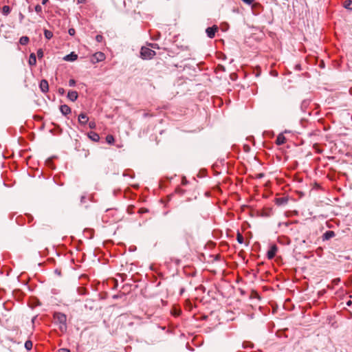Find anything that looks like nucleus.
I'll list each match as a JSON object with an SVG mask.
<instances>
[{
	"label": "nucleus",
	"instance_id": "nucleus-22",
	"mask_svg": "<svg viewBox=\"0 0 352 352\" xmlns=\"http://www.w3.org/2000/svg\"><path fill=\"white\" fill-rule=\"evenodd\" d=\"M35 9V11L38 13V14H40L42 12V7L40 6V5H36L34 8Z\"/></svg>",
	"mask_w": 352,
	"mask_h": 352
},
{
	"label": "nucleus",
	"instance_id": "nucleus-10",
	"mask_svg": "<svg viewBox=\"0 0 352 352\" xmlns=\"http://www.w3.org/2000/svg\"><path fill=\"white\" fill-rule=\"evenodd\" d=\"M78 93L76 91H69L67 94V98L72 102L76 101L78 98Z\"/></svg>",
	"mask_w": 352,
	"mask_h": 352
},
{
	"label": "nucleus",
	"instance_id": "nucleus-16",
	"mask_svg": "<svg viewBox=\"0 0 352 352\" xmlns=\"http://www.w3.org/2000/svg\"><path fill=\"white\" fill-rule=\"evenodd\" d=\"M29 37L23 36L20 38L19 43L22 45H25L29 43Z\"/></svg>",
	"mask_w": 352,
	"mask_h": 352
},
{
	"label": "nucleus",
	"instance_id": "nucleus-30",
	"mask_svg": "<svg viewBox=\"0 0 352 352\" xmlns=\"http://www.w3.org/2000/svg\"><path fill=\"white\" fill-rule=\"evenodd\" d=\"M58 93L60 94V95H63L64 93H65V90L63 88H59L58 89Z\"/></svg>",
	"mask_w": 352,
	"mask_h": 352
},
{
	"label": "nucleus",
	"instance_id": "nucleus-34",
	"mask_svg": "<svg viewBox=\"0 0 352 352\" xmlns=\"http://www.w3.org/2000/svg\"><path fill=\"white\" fill-rule=\"evenodd\" d=\"M48 1H49V0H42V3H43V5H45V4H46V3H47V2Z\"/></svg>",
	"mask_w": 352,
	"mask_h": 352
},
{
	"label": "nucleus",
	"instance_id": "nucleus-28",
	"mask_svg": "<svg viewBox=\"0 0 352 352\" xmlns=\"http://www.w3.org/2000/svg\"><path fill=\"white\" fill-rule=\"evenodd\" d=\"M244 3L248 5H251L253 3V0H242Z\"/></svg>",
	"mask_w": 352,
	"mask_h": 352
},
{
	"label": "nucleus",
	"instance_id": "nucleus-11",
	"mask_svg": "<svg viewBox=\"0 0 352 352\" xmlns=\"http://www.w3.org/2000/svg\"><path fill=\"white\" fill-rule=\"evenodd\" d=\"M285 141H286L285 137L283 135V134L280 133L277 136L276 140V143L277 145H282V144H285Z\"/></svg>",
	"mask_w": 352,
	"mask_h": 352
},
{
	"label": "nucleus",
	"instance_id": "nucleus-18",
	"mask_svg": "<svg viewBox=\"0 0 352 352\" xmlns=\"http://www.w3.org/2000/svg\"><path fill=\"white\" fill-rule=\"evenodd\" d=\"M106 141L108 144H113L115 141L114 140V137L112 135H108L107 137H106Z\"/></svg>",
	"mask_w": 352,
	"mask_h": 352
},
{
	"label": "nucleus",
	"instance_id": "nucleus-25",
	"mask_svg": "<svg viewBox=\"0 0 352 352\" xmlns=\"http://www.w3.org/2000/svg\"><path fill=\"white\" fill-rule=\"evenodd\" d=\"M96 122H94V121H91V122H89V126L90 129H95L96 128Z\"/></svg>",
	"mask_w": 352,
	"mask_h": 352
},
{
	"label": "nucleus",
	"instance_id": "nucleus-6",
	"mask_svg": "<svg viewBox=\"0 0 352 352\" xmlns=\"http://www.w3.org/2000/svg\"><path fill=\"white\" fill-rule=\"evenodd\" d=\"M39 87L43 93H46L49 90V84L46 80H42L40 82Z\"/></svg>",
	"mask_w": 352,
	"mask_h": 352
},
{
	"label": "nucleus",
	"instance_id": "nucleus-1",
	"mask_svg": "<svg viewBox=\"0 0 352 352\" xmlns=\"http://www.w3.org/2000/svg\"><path fill=\"white\" fill-rule=\"evenodd\" d=\"M54 320L55 323L58 324V328L61 332L67 331V316L60 312H55L54 314Z\"/></svg>",
	"mask_w": 352,
	"mask_h": 352
},
{
	"label": "nucleus",
	"instance_id": "nucleus-7",
	"mask_svg": "<svg viewBox=\"0 0 352 352\" xmlns=\"http://www.w3.org/2000/svg\"><path fill=\"white\" fill-rule=\"evenodd\" d=\"M89 121V118L88 116H87L86 113H81L79 116H78V122L79 123L81 124V125H85Z\"/></svg>",
	"mask_w": 352,
	"mask_h": 352
},
{
	"label": "nucleus",
	"instance_id": "nucleus-29",
	"mask_svg": "<svg viewBox=\"0 0 352 352\" xmlns=\"http://www.w3.org/2000/svg\"><path fill=\"white\" fill-rule=\"evenodd\" d=\"M58 352H70V351L67 349L63 348L59 349Z\"/></svg>",
	"mask_w": 352,
	"mask_h": 352
},
{
	"label": "nucleus",
	"instance_id": "nucleus-5",
	"mask_svg": "<svg viewBox=\"0 0 352 352\" xmlns=\"http://www.w3.org/2000/svg\"><path fill=\"white\" fill-rule=\"evenodd\" d=\"M218 30V28L216 26V25H214L212 27H209L206 30V32L207 34V36L210 38H212L214 37L215 36V33Z\"/></svg>",
	"mask_w": 352,
	"mask_h": 352
},
{
	"label": "nucleus",
	"instance_id": "nucleus-8",
	"mask_svg": "<svg viewBox=\"0 0 352 352\" xmlns=\"http://www.w3.org/2000/svg\"><path fill=\"white\" fill-rule=\"evenodd\" d=\"M78 58V55L76 54H75L74 52H71L69 54H67L66 55L63 59L66 61H70V62H72V61H74L76 60H77Z\"/></svg>",
	"mask_w": 352,
	"mask_h": 352
},
{
	"label": "nucleus",
	"instance_id": "nucleus-13",
	"mask_svg": "<svg viewBox=\"0 0 352 352\" xmlns=\"http://www.w3.org/2000/svg\"><path fill=\"white\" fill-rule=\"evenodd\" d=\"M28 63L31 66L35 65L36 64V57L34 53L30 54Z\"/></svg>",
	"mask_w": 352,
	"mask_h": 352
},
{
	"label": "nucleus",
	"instance_id": "nucleus-12",
	"mask_svg": "<svg viewBox=\"0 0 352 352\" xmlns=\"http://www.w3.org/2000/svg\"><path fill=\"white\" fill-rule=\"evenodd\" d=\"M88 136L89 138L93 140L94 142H98L99 140H100V136L99 135L96 133V132H94V131H91L88 133Z\"/></svg>",
	"mask_w": 352,
	"mask_h": 352
},
{
	"label": "nucleus",
	"instance_id": "nucleus-33",
	"mask_svg": "<svg viewBox=\"0 0 352 352\" xmlns=\"http://www.w3.org/2000/svg\"><path fill=\"white\" fill-rule=\"evenodd\" d=\"M85 0H77L78 3H84Z\"/></svg>",
	"mask_w": 352,
	"mask_h": 352
},
{
	"label": "nucleus",
	"instance_id": "nucleus-35",
	"mask_svg": "<svg viewBox=\"0 0 352 352\" xmlns=\"http://www.w3.org/2000/svg\"><path fill=\"white\" fill-rule=\"evenodd\" d=\"M338 281H340L339 278L334 280V282H336V283H338Z\"/></svg>",
	"mask_w": 352,
	"mask_h": 352
},
{
	"label": "nucleus",
	"instance_id": "nucleus-32",
	"mask_svg": "<svg viewBox=\"0 0 352 352\" xmlns=\"http://www.w3.org/2000/svg\"><path fill=\"white\" fill-rule=\"evenodd\" d=\"M150 45H151L153 48H155V47H157V44H155V43L150 44Z\"/></svg>",
	"mask_w": 352,
	"mask_h": 352
},
{
	"label": "nucleus",
	"instance_id": "nucleus-19",
	"mask_svg": "<svg viewBox=\"0 0 352 352\" xmlns=\"http://www.w3.org/2000/svg\"><path fill=\"white\" fill-rule=\"evenodd\" d=\"M236 240L240 244H242L244 241V238L240 232H238L236 234Z\"/></svg>",
	"mask_w": 352,
	"mask_h": 352
},
{
	"label": "nucleus",
	"instance_id": "nucleus-24",
	"mask_svg": "<svg viewBox=\"0 0 352 352\" xmlns=\"http://www.w3.org/2000/svg\"><path fill=\"white\" fill-rule=\"evenodd\" d=\"M96 40L97 42L100 43L103 40V36L100 34H98L96 36Z\"/></svg>",
	"mask_w": 352,
	"mask_h": 352
},
{
	"label": "nucleus",
	"instance_id": "nucleus-3",
	"mask_svg": "<svg viewBox=\"0 0 352 352\" xmlns=\"http://www.w3.org/2000/svg\"><path fill=\"white\" fill-rule=\"evenodd\" d=\"M105 59V55L103 52H96L91 58V61L92 63H96L98 62H101Z\"/></svg>",
	"mask_w": 352,
	"mask_h": 352
},
{
	"label": "nucleus",
	"instance_id": "nucleus-9",
	"mask_svg": "<svg viewBox=\"0 0 352 352\" xmlns=\"http://www.w3.org/2000/svg\"><path fill=\"white\" fill-rule=\"evenodd\" d=\"M60 111L63 115L67 116L71 113L70 107L67 104H62L60 107Z\"/></svg>",
	"mask_w": 352,
	"mask_h": 352
},
{
	"label": "nucleus",
	"instance_id": "nucleus-15",
	"mask_svg": "<svg viewBox=\"0 0 352 352\" xmlns=\"http://www.w3.org/2000/svg\"><path fill=\"white\" fill-rule=\"evenodd\" d=\"M10 8L8 6H3L1 10V12L3 15L7 16L10 13Z\"/></svg>",
	"mask_w": 352,
	"mask_h": 352
},
{
	"label": "nucleus",
	"instance_id": "nucleus-17",
	"mask_svg": "<svg viewBox=\"0 0 352 352\" xmlns=\"http://www.w3.org/2000/svg\"><path fill=\"white\" fill-rule=\"evenodd\" d=\"M44 35H45V37L47 38V39H50L52 38L53 36V33L52 32H51L50 30H44Z\"/></svg>",
	"mask_w": 352,
	"mask_h": 352
},
{
	"label": "nucleus",
	"instance_id": "nucleus-14",
	"mask_svg": "<svg viewBox=\"0 0 352 352\" xmlns=\"http://www.w3.org/2000/svg\"><path fill=\"white\" fill-rule=\"evenodd\" d=\"M335 236L334 232L331 230L327 231L324 235L323 238L324 239L328 240Z\"/></svg>",
	"mask_w": 352,
	"mask_h": 352
},
{
	"label": "nucleus",
	"instance_id": "nucleus-21",
	"mask_svg": "<svg viewBox=\"0 0 352 352\" xmlns=\"http://www.w3.org/2000/svg\"><path fill=\"white\" fill-rule=\"evenodd\" d=\"M344 8L349 10H352V1L347 0L344 2Z\"/></svg>",
	"mask_w": 352,
	"mask_h": 352
},
{
	"label": "nucleus",
	"instance_id": "nucleus-20",
	"mask_svg": "<svg viewBox=\"0 0 352 352\" xmlns=\"http://www.w3.org/2000/svg\"><path fill=\"white\" fill-rule=\"evenodd\" d=\"M32 341L30 340H27L25 342V347L27 350H31L32 349Z\"/></svg>",
	"mask_w": 352,
	"mask_h": 352
},
{
	"label": "nucleus",
	"instance_id": "nucleus-2",
	"mask_svg": "<svg viewBox=\"0 0 352 352\" xmlns=\"http://www.w3.org/2000/svg\"><path fill=\"white\" fill-rule=\"evenodd\" d=\"M156 53L154 50L147 47H142L140 50V57L144 60L151 59L155 56Z\"/></svg>",
	"mask_w": 352,
	"mask_h": 352
},
{
	"label": "nucleus",
	"instance_id": "nucleus-23",
	"mask_svg": "<svg viewBox=\"0 0 352 352\" xmlns=\"http://www.w3.org/2000/svg\"><path fill=\"white\" fill-rule=\"evenodd\" d=\"M37 56L38 57V58H41L43 56V52L42 49H39L37 51Z\"/></svg>",
	"mask_w": 352,
	"mask_h": 352
},
{
	"label": "nucleus",
	"instance_id": "nucleus-4",
	"mask_svg": "<svg viewBox=\"0 0 352 352\" xmlns=\"http://www.w3.org/2000/svg\"><path fill=\"white\" fill-rule=\"evenodd\" d=\"M277 250H278V248L276 245H272L267 253V258L272 259L275 256V255L277 252Z\"/></svg>",
	"mask_w": 352,
	"mask_h": 352
},
{
	"label": "nucleus",
	"instance_id": "nucleus-27",
	"mask_svg": "<svg viewBox=\"0 0 352 352\" xmlns=\"http://www.w3.org/2000/svg\"><path fill=\"white\" fill-rule=\"evenodd\" d=\"M75 85H76L75 80L74 79H70L69 81V85L70 87H74V86H75Z\"/></svg>",
	"mask_w": 352,
	"mask_h": 352
},
{
	"label": "nucleus",
	"instance_id": "nucleus-26",
	"mask_svg": "<svg viewBox=\"0 0 352 352\" xmlns=\"http://www.w3.org/2000/svg\"><path fill=\"white\" fill-rule=\"evenodd\" d=\"M68 33L71 36H74L76 33V30L74 28H69L68 30Z\"/></svg>",
	"mask_w": 352,
	"mask_h": 352
},
{
	"label": "nucleus",
	"instance_id": "nucleus-31",
	"mask_svg": "<svg viewBox=\"0 0 352 352\" xmlns=\"http://www.w3.org/2000/svg\"><path fill=\"white\" fill-rule=\"evenodd\" d=\"M187 184V181L186 178H183L182 179V184L186 185Z\"/></svg>",
	"mask_w": 352,
	"mask_h": 352
}]
</instances>
